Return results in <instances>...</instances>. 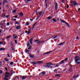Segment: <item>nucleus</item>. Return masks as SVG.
<instances>
[{
	"mask_svg": "<svg viewBox=\"0 0 80 80\" xmlns=\"http://www.w3.org/2000/svg\"><path fill=\"white\" fill-rule=\"evenodd\" d=\"M72 5H74V6H75V5H78V3H77V2H75L73 4H72Z\"/></svg>",
	"mask_w": 80,
	"mask_h": 80,
	"instance_id": "a878e982",
	"label": "nucleus"
},
{
	"mask_svg": "<svg viewBox=\"0 0 80 80\" xmlns=\"http://www.w3.org/2000/svg\"><path fill=\"white\" fill-rule=\"evenodd\" d=\"M30 33H31V32H30L29 31H28V34Z\"/></svg>",
	"mask_w": 80,
	"mask_h": 80,
	"instance_id": "13d9d810",
	"label": "nucleus"
},
{
	"mask_svg": "<svg viewBox=\"0 0 80 80\" xmlns=\"http://www.w3.org/2000/svg\"><path fill=\"white\" fill-rule=\"evenodd\" d=\"M26 25H29V22H26Z\"/></svg>",
	"mask_w": 80,
	"mask_h": 80,
	"instance_id": "de8ad7c7",
	"label": "nucleus"
},
{
	"mask_svg": "<svg viewBox=\"0 0 80 80\" xmlns=\"http://www.w3.org/2000/svg\"><path fill=\"white\" fill-rule=\"evenodd\" d=\"M52 18V17L49 16L47 18V19H51Z\"/></svg>",
	"mask_w": 80,
	"mask_h": 80,
	"instance_id": "c756f323",
	"label": "nucleus"
},
{
	"mask_svg": "<svg viewBox=\"0 0 80 80\" xmlns=\"http://www.w3.org/2000/svg\"><path fill=\"white\" fill-rule=\"evenodd\" d=\"M71 2L72 3H73V4H74V3H76V1H71Z\"/></svg>",
	"mask_w": 80,
	"mask_h": 80,
	"instance_id": "2eb2a0df",
	"label": "nucleus"
},
{
	"mask_svg": "<svg viewBox=\"0 0 80 80\" xmlns=\"http://www.w3.org/2000/svg\"><path fill=\"white\" fill-rule=\"evenodd\" d=\"M26 78H27V77L26 76H24L22 77V79L23 80H24V79H26Z\"/></svg>",
	"mask_w": 80,
	"mask_h": 80,
	"instance_id": "4468645a",
	"label": "nucleus"
},
{
	"mask_svg": "<svg viewBox=\"0 0 80 80\" xmlns=\"http://www.w3.org/2000/svg\"><path fill=\"white\" fill-rule=\"evenodd\" d=\"M52 20L53 22H57V20L55 18H53Z\"/></svg>",
	"mask_w": 80,
	"mask_h": 80,
	"instance_id": "cd10ccee",
	"label": "nucleus"
},
{
	"mask_svg": "<svg viewBox=\"0 0 80 80\" xmlns=\"http://www.w3.org/2000/svg\"><path fill=\"white\" fill-rule=\"evenodd\" d=\"M42 62H43V61H39L37 62V63H38V64H41L42 63H43Z\"/></svg>",
	"mask_w": 80,
	"mask_h": 80,
	"instance_id": "0eeeda50",
	"label": "nucleus"
},
{
	"mask_svg": "<svg viewBox=\"0 0 80 80\" xmlns=\"http://www.w3.org/2000/svg\"><path fill=\"white\" fill-rule=\"evenodd\" d=\"M21 27V26H18L16 27V29H20Z\"/></svg>",
	"mask_w": 80,
	"mask_h": 80,
	"instance_id": "f8f14e48",
	"label": "nucleus"
},
{
	"mask_svg": "<svg viewBox=\"0 0 80 80\" xmlns=\"http://www.w3.org/2000/svg\"><path fill=\"white\" fill-rule=\"evenodd\" d=\"M54 72L56 73H57V69H55V70H54Z\"/></svg>",
	"mask_w": 80,
	"mask_h": 80,
	"instance_id": "2f4dec72",
	"label": "nucleus"
},
{
	"mask_svg": "<svg viewBox=\"0 0 80 80\" xmlns=\"http://www.w3.org/2000/svg\"><path fill=\"white\" fill-rule=\"evenodd\" d=\"M29 51V50H26V49L25 50V52L26 53H27V52H28Z\"/></svg>",
	"mask_w": 80,
	"mask_h": 80,
	"instance_id": "c03bdc74",
	"label": "nucleus"
},
{
	"mask_svg": "<svg viewBox=\"0 0 80 80\" xmlns=\"http://www.w3.org/2000/svg\"><path fill=\"white\" fill-rule=\"evenodd\" d=\"M68 27L69 28H70V26L69 25H68V23H66Z\"/></svg>",
	"mask_w": 80,
	"mask_h": 80,
	"instance_id": "7c9ffc66",
	"label": "nucleus"
},
{
	"mask_svg": "<svg viewBox=\"0 0 80 80\" xmlns=\"http://www.w3.org/2000/svg\"><path fill=\"white\" fill-rule=\"evenodd\" d=\"M3 73V71L2 70H0V74H2V73Z\"/></svg>",
	"mask_w": 80,
	"mask_h": 80,
	"instance_id": "e433bc0d",
	"label": "nucleus"
},
{
	"mask_svg": "<svg viewBox=\"0 0 80 80\" xmlns=\"http://www.w3.org/2000/svg\"><path fill=\"white\" fill-rule=\"evenodd\" d=\"M80 58H79V59H78V60H75V62L76 63H77V64H80V61H80Z\"/></svg>",
	"mask_w": 80,
	"mask_h": 80,
	"instance_id": "7ed1b4c3",
	"label": "nucleus"
},
{
	"mask_svg": "<svg viewBox=\"0 0 80 80\" xmlns=\"http://www.w3.org/2000/svg\"><path fill=\"white\" fill-rule=\"evenodd\" d=\"M64 62H65V61L64 60H63L62 61H61L60 62V63H59V64H63V63H64Z\"/></svg>",
	"mask_w": 80,
	"mask_h": 80,
	"instance_id": "6e6552de",
	"label": "nucleus"
},
{
	"mask_svg": "<svg viewBox=\"0 0 80 80\" xmlns=\"http://www.w3.org/2000/svg\"><path fill=\"white\" fill-rule=\"evenodd\" d=\"M46 72H45L43 71L42 72H41L39 74V76H42V75H45V73Z\"/></svg>",
	"mask_w": 80,
	"mask_h": 80,
	"instance_id": "f03ea898",
	"label": "nucleus"
},
{
	"mask_svg": "<svg viewBox=\"0 0 80 80\" xmlns=\"http://www.w3.org/2000/svg\"><path fill=\"white\" fill-rule=\"evenodd\" d=\"M2 65V62H0V65Z\"/></svg>",
	"mask_w": 80,
	"mask_h": 80,
	"instance_id": "69168bd1",
	"label": "nucleus"
},
{
	"mask_svg": "<svg viewBox=\"0 0 80 80\" xmlns=\"http://www.w3.org/2000/svg\"><path fill=\"white\" fill-rule=\"evenodd\" d=\"M16 12V11L15 10L12 11L13 13H15Z\"/></svg>",
	"mask_w": 80,
	"mask_h": 80,
	"instance_id": "8fccbe9b",
	"label": "nucleus"
},
{
	"mask_svg": "<svg viewBox=\"0 0 80 80\" xmlns=\"http://www.w3.org/2000/svg\"><path fill=\"white\" fill-rule=\"evenodd\" d=\"M61 21L62 22H63V23H65V21H64L63 20H61Z\"/></svg>",
	"mask_w": 80,
	"mask_h": 80,
	"instance_id": "5fc2aeb1",
	"label": "nucleus"
},
{
	"mask_svg": "<svg viewBox=\"0 0 80 80\" xmlns=\"http://www.w3.org/2000/svg\"><path fill=\"white\" fill-rule=\"evenodd\" d=\"M38 53H40V50H38Z\"/></svg>",
	"mask_w": 80,
	"mask_h": 80,
	"instance_id": "e2e57ef3",
	"label": "nucleus"
},
{
	"mask_svg": "<svg viewBox=\"0 0 80 80\" xmlns=\"http://www.w3.org/2000/svg\"><path fill=\"white\" fill-rule=\"evenodd\" d=\"M2 17H5V14H2Z\"/></svg>",
	"mask_w": 80,
	"mask_h": 80,
	"instance_id": "c85d7f7f",
	"label": "nucleus"
},
{
	"mask_svg": "<svg viewBox=\"0 0 80 80\" xmlns=\"http://www.w3.org/2000/svg\"><path fill=\"white\" fill-rule=\"evenodd\" d=\"M7 57H10V55L8 54H7Z\"/></svg>",
	"mask_w": 80,
	"mask_h": 80,
	"instance_id": "3c124183",
	"label": "nucleus"
},
{
	"mask_svg": "<svg viewBox=\"0 0 80 80\" xmlns=\"http://www.w3.org/2000/svg\"><path fill=\"white\" fill-rule=\"evenodd\" d=\"M67 60H68V58H65L64 60V61H67Z\"/></svg>",
	"mask_w": 80,
	"mask_h": 80,
	"instance_id": "603ef678",
	"label": "nucleus"
},
{
	"mask_svg": "<svg viewBox=\"0 0 80 80\" xmlns=\"http://www.w3.org/2000/svg\"><path fill=\"white\" fill-rule=\"evenodd\" d=\"M20 15H21V16H23V13L22 12H21L20 14Z\"/></svg>",
	"mask_w": 80,
	"mask_h": 80,
	"instance_id": "a19ab883",
	"label": "nucleus"
},
{
	"mask_svg": "<svg viewBox=\"0 0 80 80\" xmlns=\"http://www.w3.org/2000/svg\"><path fill=\"white\" fill-rule=\"evenodd\" d=\"M11 73H15V72L13 71H12V70H11Z\"/></svg>",
	"mask_w": 80,
	"mask_h": 80,
	"instance_id": "a18cd8bd",
	"label": "nucleus"
},
{
	"mask_svg": "<svg viewBox=\"0 0 80 80\" xmlns=\"http://www.w3.org/2000/svg\"><path fill=\"white\" fill-rule=\"evenodd\" d=\"M62 2L63 3H65V0H62Z\"/></svg>",
	"mask_w": 80,
	"mask_h": 80,
	"instance_id": "864d4df0",
	"label": "nucleus"
},
{
	"mask_svg": "<svg viewBox=\"0 0 80 80\" xmlns=\"http://www.w3.org/2000/svg\"><path fill=\"white\" fill-rule=\"evenodd\" d=\"M35 25L34 24L32 26V30H33V28H34V27H35Z\"/></svg>",
	"mask_w": 80,
	"mask_h": 80,
	"instance_id": "4c0bfd02",
	"label": "nucleus"
},
{
	"mask_svg": "<svg viewBox=\"0 0 80 80\" xmlns=\"http://www.w3.org/2000/svg\"><path fill=\"white\" fill-rule=\"evenodd\" d=\"M57 36L56 35L55 36H53L52 37V38H53L54 39V38H57Z\"/></svg>",
	"mask_w": 80,
	"mask_h": 80,
	"instance_id": "bb28decb",
	"label": "nucleus"
},
{
	"mask_svg": "<svg viewBox=\"0 0 80 80\" xmlns=\"http://www.w3.org/2000/svg\"><path fill=\"white\" fill-rule=\"evenodd\" d=\"M17 78H18V79H19V78H18V77H14V80H16V79H17Z\"/></svg>",
	"mask_w": 80,
	"mask_h": 80,
	"instance_id": "aec40b11",
	"label": "nucleus"
},
{
	"mask_svg": "<svg viewBox=\"0 0 80 80\" xmlns=\"http://www.w3.org/2000/svg\"><path fill=\"white\" fill-rule=\"evenodd\" d=\"M10 65H13V62H10Z\"/></svg>",
	"mask_w": 80,
	"mask_h": 80,
	"instance_id": "49530a36",
	"label": "nucleus"
},
{
	"mask_svg": "<svg viewBox=\"0 0 80 80\" xmlns=\"http://www.w3.org/2000/svg\"><path fill=\"white\" fill-rule=\"evenodd\" d=\"M32 41H33V38H31L30 39V43L31 45H32Z\"/></svg>",
	"mask_w": 80,
	"mask_h": 80,
	"instance_id": "1a4fd4ad",
	"label": "nucleus"
},
{
	"mask_svg": "<svg viewBox=\"0 0 80 80\" xmlns=\"http://www.w3.org/2000/svg\"><path fill=\"white\" fill-rule=\"evenodd\" d=\"M57 20H58V21H59V18H57Z\"/></svg>",
	"mask_w": 80,
	"mask_h": 80,
	"instance_id": "338daca9",
	"label": "nucleus"
},
{
	"mask_svg": "<svg viewBox=\"0 0 80 80\" xmlns=\"http://www.w3.org/2000/svg\"><path fill=\"white\" fill-rule=\"evenodd\" d=\"M5 76H4L5 78H7V77H9V76H8V75L7 74H5Z\"/></svg>",
	"mask_w": 80,
	"mask_h": 80,
	"instance_id": "412c9836",
	"label": "nucleus"
},
{
	"mask_svg": "<svg viewBox=\"0 0 80 80\" xmlns=\"http://www.w3.org/2000/svg\"><path fill=\"white\" fill-rule=\"evenodd\" d=\"M55 76L56 77H60V74H56Z\"/></svg>",
	"mask_w": 80,
	"mask_h": 80,
	"instance_id": "ea45409f",
	"label": "nucleus"
},
{
	"mask_svg": "<svg viewBox=\"0 0 80 80\" xmlns=\"http://www.w3.org/2000/svg\"><path fill=\"white\" fill-rule=\"evenodd\" d=\"M32 30V28H30L28 29V32H31V30Z\"/></svg>",
	"mask_w": 80,
	"mask_h": 80,
	"instance_id": "4be33fe9",
	"label": "nucleus"
},
{
	"mask_svg": "<svg viewBox=\"0 0 80 80\" xmlns=\"http://www.w3.org/2000/svg\"><path fill=\"white\" fill-rule=\"evenodd\" d=\"M38 39H36L34 41V42H38Z\"/></svg>",
	"mask_w": 80,
	"mask_h": 80,
	"instance_id": "58836bf2",
	"label": "nucleus"
},
{
	"mask_svg": "<svg viewBox=\"0 0 80 80\" xmlns=\"http://www.w3.org/2000/svg\"><path fill=\"white\" fill-rule=\"evenodd\" d=\"M31 48H32V47L31 46H30L28 48V50H30Z\"/></svg>",
	"mask_w": 80,
	"mask_h": 80,
	"instance_id": "c9c22d12",
	"label": "nucleus"
},
{
	"mask_svg": "<svg viewBox=\"0 0 80 80\" xmlns=\"http://www.w3.org/2000/svg\"><path fill=\"white\" fill-rule=\"evenodd\" d=\"M79 38H78V37L77 36L76 37V39H78Z\"/></svg>",
	"mask_w": 80,
	"mask_h": 80,
	"instance_id": "0e129e2a",
	"label": "nucleus"
},
{
	"mask_svg": "<svg viewBox=\"0 0 80 80\" xmlns=\"http://www.w3.org/2000/svg\"><path fill=\"white\" fill-rule=\"evenodd\" d=\"M67 8H68L69 7V6L68 5V4H67Z\"/></svg>",
	"mask_w": 80,
	"mask_h": 80,
	"instance_id": "052dcab7",
	"label": "nucleus"
},
{
	"mask_svg": "<svg viewBox=\"0 0 80 80\" xmlns=\"http://www.w3.org/2000/svg\"><path fill=\"white\" fill-rule=\"evenodd\" d=\"M4 60L6 62H8V61H9V60L7 58H5Z\"/></svg>",
	"mask_w": 80,
	"mask_h": 80,
	"instance_id": "393cba45",
	"label": "nucleus"
},
{
	"mask_svg": "<svg viewBox=\"0 0 80 80\" xmlns=\"http://www.w3.org/2000/svg\"><path fill=\"white\" fill-rule=\"evenodd\" d=\"M52 52V51H49L48 52H46L44 54V55H45V54H48V53H51Z\"/></svg>",
	"mask_w": 80,
	"mask_h": 80,
	"instance_id": "a211bd4d",
	"label": "nucleus"
},
{
	"mask_svg": "<svg viewBox=\"0 0 80 80\" xmlns=\"http://www.w3.org/2000/svg\"><path fill=\"white\" fill-rule=\"evenodd\" d=\"M64 43L65 42H63L59 44L58 45H63Z\"/></svg>",
	"mask_w": 80,
	"mask_h": 80,
	"instance_id": "5701e85b",
	"label": "nucleus"
},
{
	"mask_svg": "<svg viewBox=\"0 0 80 80\" xmlns=\"http://www.w3.org/2000/svg\"><path fill=\"white\" fill-rule=\"evenodd\" d=\"M4 80H8V78H4Z\"/></svg>",
	"mask_w": 80,
	"mask_h": 80,
	"instance_id": "bf43d9fd",
	"label": "nucleus"
},
{
	"mask_svg": "<svg viewBox=\"0 0 80 80\" xmlns=\"http://www.w3.org/2000/svg\"><path fill=\"white\" fill-rule=\"evenodd\" d=\"M31 0H27V2H30Z\"/></svg>",
	"mask_w": 80,
	"mask_h": 80,
	"instance_id": "774afa93",
	"label": "nucleus"
},
{
	"mask_svg": "<svg viewBox=\"0 0 80 80\" xmlns=\"http://www.w3.org/2000/svg\"><path fill=\"white\" fill-rule=\"evenodd\" d=\"M7 26H9V25H10V23L9 22H7Z\"/></svg>",
	"mask_w": 80,
	"mask_h": 80,
	"instance_id": "79ce46f5",
	"label": "nucleus"
},
{
	"mask_svg": "<svg viewBox=\"0 0 80 80\" xmlns=\"http://www.w3.org/2000/svg\"><path fill=\"white\" fill-rule=\"evenodd\" d=\"M13 37L14 38H17V35L15 34L13 35Z\"/></svg>",
	"mask_w": 80,
	"mask_h": 80,
	"instance_id": "dca6fc26",
	"label": "nucleus"
},
{
	"mask_svg": "<svg viewBox=\"0 0 80 80\" xmlns=\"http://www.w3.org/2000/svg\"><path fill=\"white\" fill-rule=\"evenodd\" d=\"M29 57L30 58H34V55H30Z\"/></svg>",
	"mask_w": 80,
	"mask_h": 80,
	"instance_id": "b1692460",
	"label": "nucleus"
},
{
	"mask_svg": "<svg viewBox=\"0 0 80 80\" xmlns=\"http://www.w3.org/2000/svg\"><path fill=\"white\" fill-rule=\"evenodd\" d=\"M2 50H5V48H0V51H2Z\"/></svg>",
	"mask_w": 80,
	"mask_h": 80,
	"instance_id": "9d476101",
	"label": "nucleus"
},
{
	"mask_svg": "<svg viewBox=\"0 0 80 80\" xmlns=\"http://www.w3.org/2000/svg\"><path fill=\"white\" fill-rule=\"evenodd\" d=\"M46 65H47L44 66L45 67H47V68H52V66L50 65H55V64H53L51 62H48L46 63Z\"/></svg>",
	"mask_w": 80,
	"mask_h": 80,
	"instance_id": "f257e3e1",
	"label": "nucleus"
},
{
	"mask_svg": "<svg viewBox=\"0 0 80 80\" xmlns=\"http://www.w3.org/2000/svg\"><path fill=\"white\" fill-rule=\"evenodd\" d=\"M79 58H80V57H79V56H76L75 57V60H78V59H79Z\"/></svg>",
	"mask_w": 80,
	"mask_h": 80,
	"instance_id": "9b49d317",
	"label": "nucleus"
},
{
	"mask_svg": "<svg viewBox=\"0 0 80 80\" xmlns=\"http://www.w3.org/2000/svg\"><path fill=\"white\" fill-rule=\"evenodd\" d=\"M19 23V22H17L15 23V24H18Z\"/></svg>",
	"mask_w": 80,
	"mask_h": 80,
	"instance_id": "6e6d98bb",
	"label": "nucleus"
},
{
	"mask_svg": "<svg viewBox=\"0 0 80 80\" xmlns=\"http://www.w3.org/2000/svg\"><path fill=\"white\" fill-rule=\"evenodd\" d=\"M55 9L57 10L58 9V4L57 3H55Z\"/></svg>",
	"mask_w": 80,
	"mask_h": 80,
	"instance_id": "20e7f679",
	"label": "nucleus"
},
{
	"mask_svg": "<svg viewBox=\"0 0 80 80\" xmlns=\"http://www.w3.org/2000/svg\"><path fill=\"white\" fill-rule=\"evenodd\" d=\"M30 43H29V42H28V44L27 45V47H29V46H30Z\"/></svg>",
	"mask_w": 80,
	"mask_h": 80,
	"instance_id": "72a5a7b5",
	"label": "nucleus"
},
{
	"mask_svg": "<svg viewBox=\"0 0 80 80\" xmlns=\"http://www.w3.org/2000/svg\"><path fill=\"white\" fill-rule=\"evenodd\" d=\"M72 71V68H70L69 69V72H71Z\"/></svg>",
	"mask_w": 80,
	"mask_h": 80,
	"instance_id": "473e14b6",
	"label": "nucleus"
},
{
	"mask_svg": "<svg viewBox=\"0 0 80 80\" xmlns=\"http://www.w3.org/2000/svg\"><path fill=\"white\" fill-rule=\"evenodd\" d=\"M41 43V41H38V42H37L38 44H39V43Z\"/></svg>",
	"mask_w": 80,
	"mask_h": 80,
	"instance_id": "37998d69",
	"label": "nucleus"
},
{
	"mask_svg": "<svg viewBox=\"0 0 80 80\" xmlns=\"http://www.w3.org/2000/svg\"><path fill=\"white\" fill-rule=\"evenodd\" d=\"M3 43V42H0V45H1Z\"/></svg>",
	"mask_w": 80,
	"mask_h": 80,
	"instance_id": "4d7b16f0",
	"label": "nucleus"
},
{
	"mask_svg": "<svg viewBox=\"0 0 80 80\" xmlns=\"http://www.w3.org/2000/svg\"><path fill=\"white\" fill-rule=\"evenodd\" d=\"M31 63H32V64H33V65H36L37 64V62H30Z\"/></svg>",
	"mask_w": 80,
	"mask_h": 80,
	"instance_id": "423d86ee",
	"label": "nucleus"
},
{
	"mask_svg": "<svg viewBox=\"0 0 80 80\" xmlns=\"http://www.w3.org/2000/svg\"><path fill=\"white\" fill-rule=\"evenodd\" d=\"M5 74L6 75H9V72H6Z\"/></svg>",
	"mask_w": 80,
	"mask_h": 80,
	"instance_id": "f704fd0d",
	"label": "nucleus"
},
{
	"mask_svg": "<svg viewBox=\"0 0 80 80\" xmlns=\"http://www.w3.org/2000/svg\"><path fill=\"white\" fill-rule=\"evenodd\" d=\"M43 13V12L41 11L39 12L38 15H39L40 16H41L42 15V13Z\"/></svg>",
	"mask_w": 80,
	"mask_h": 80,
	"instance_id": "f3484780",
	"label": "nucleus"
},
{
	"mask_svg": "<svg viewBox=\"0 0 80 80\" xmlns=\"http://www.w3.org/2000/svg\"><path fill=\"white\" fill-rule=\"evenodd\" d=\"M11 37H12V35H11L7 36L6 37V39H8V38H10Z\"/></svg>",
	"mask_w": 80,
	"mask_h": 80,
	"instance_id": "ddd939ff",
	"label": "nucleus"
},
{
	"mask_svg": "<svg viewBox=\"0 0 80 80\" xmlns=\"http://www.w3.org/2000/svg\"><path fill=\"white\" fill-rule=\"evenodd\" d=\"M6 3H8V1H7L6 0H4V1H3V4H5Z\"/></svg>",
	"mask_w": 80,
	"mask_h": 80,
	"instance_id": "39448f33",
	"label": "nucleus"
},
{
	"mask_svg": "<svg viewBox=\"0 0 80 80\" xmlns=\"http://www.w3.org/2000/svg\"><path fill=\"white\" fill-rule=\"evenodd\" d=\"M18 17V16H17V15H15V16H14V17H15V18H17V17Z\"/></svg>",
	"mask_w": 80,
	"mask_h": 80,
	"instance_id": "680f3d73",
	"label": "nucleus"
},
{
	"mask_svg": "<svg viewBox=\"0 0 80 80\" xmlns=\"http://www.w3.org/2000/svg\"><path fill=\"white\" fill-rule=\"evenodd\" d=\"M47 0H45V1L44 3L45 4V6H46V8H47V4H46V3H47Z\"/></svg>",
	"mask_w": 80,
	"mask_h": 80,
	"instance_id": "6ab92c4d",
	"label": "nucleus"
},
{
	"mask_svg": "<svg viewBox=\"0 0 80 80\" xmlns=\"http://www.w3.org/2000/svg\"><path fill=\"white\" fill-rule=\"evenodd\" d=\"M15 43L16 44H18V43L17 42V40H15Z\"/></svg>",
	"mask_w": 80,
	"mask_h": 80,
	"instance_id": "09e8293b",
	"label": "nucleus"
}]
</instances>
